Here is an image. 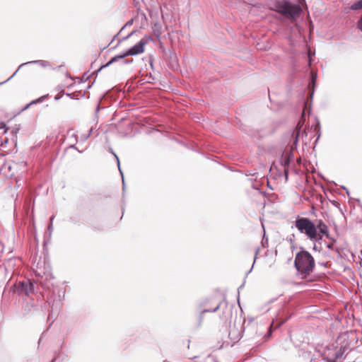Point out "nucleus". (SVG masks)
I'll list each match as a JSON object with an SVG mask.
<instances>
[{"label": "nucleus", "mask_w": 362, "mask_h": 362, "mask_svg": "<svg viewBox=\"0 0 362 362\" xmlns=\"http://www.w3.org/2000/svg\"><path fill=\"white\" fill-rule=\"evenodd\" d=\"M52 225H51V223H50L49 226V229L52 228Z\"/></svg>", "instance_id": "obj_37"}, {"label": "nucleus", "mask_w": 362, "mask_h": 362, "mask_svg": "<svg viewBox=\"0 0 362 362\" xmlns=\"http://www.w3.org/2000/svg\"><path fill=\"white\" fill-rule=\"evenodd\" d=\"M35 273L37 276L41 277L42 279L45 278V279H49L52 278L49 268L45 267L44 269H42V267L40 266V263H38L37 265Z\"/></svg>", "instance_id": "obj_6"}, {"label": "nucleus", "mask_w": 362, "mask_h": 362, "mask_svg": "<svg viewBox=\"0 0 362 362\" xmlns=\"http://www.w3.org/2000/svg\"><path fill=\"white\" fill-rule=\"evenodd\" d=\"M27 64H40L41 66H46L47 64H48L47 62H45V61H42V60H35V61H32V62H25V63H23L22 64H21L18 67V69L13 73V74L10 76L6 81H4V82H1L0 83V86L4 84V83L8 81L10 79H11L16 74V73L18 71V70L24 65Z\"/></svg>", "instance_id": "obj_9"}, {"label": "nucleus", "mask_w": 362, "mask_h": 362, "mask_svg": "<svg viewBox=\"0 0 362 362\" xmlns=\"http://www.w3.org/2000/svg\"><path fill=\"white\" fill-rule=\"evenodd\" d=\"M118 35H119V33H117V34L115 35V37H117Z\"/></svg>", "instance_id": "obj_40"}, {"label": "nucleus", "mask_w": 362, "mask_h": 362, "mask_svg": "<svg viewBox=\"0 0 362 362\" xmlns=\"http://www.w3.org/2000/svg\"><path fill=\"white\" fill-rule=\"evenodd\" d=\"M310 362H330V360H328L326 358L318 357L316 358H312Z\"/></svg>", "instance_id": "obj_14"}, {"label": "nucleus", "mask_w": 362, "mask_h": 362, "mask_svg": "<svg viewBox=\"0 0 362 362\" xmlns=\"http://www.w3.org/2000/svg\"><path fill=\"white\" fill-rule=\"evenodd\" d=\"M16 291L19 294L29 296L34 291V285L30 281H19L16 285Z\"/></svg>", "instance_id": "obj_5"}, {"label": "nucleus", "mask_w": 362, "mask_h": 362, "mask_svg": "<svg viewBox=\"0 0 362 362\" xmlns=\"http://www.w3.org/2000/svg\"><path fill=\"white\" fill-rule=\"evenodd\" d=\"M219 307H220V303H218L216 307H214V308L212 309H206V310H204L203 311H202L201 313V317L203 316V315L206 313H214L216 311H217L218 309H219Z\"/></svg>", "instance_id": "obj_13"}, {"label": "nucleus", "mask_w": 362, "mask_h": 362, "mask_svg": "<svg viewBox=\"0 0 362 362\" xmlns=\"http://www.w3.org/2000/svg\"><path fill=\"white\" fill-rule=\"evenodd\" d=\"M118 35H119V33H117V34L115 35V37H117Z\"/></svg>", "instance_id": "obj_41"}, {"label": "nucleus", "mask_w": 362, "mask_h": 362, "mask_svg": "<svg viewBox=\"0 0 362 362\" xmlns=\"http://www.w3.org/2000/svg\"><path fill=\"white\" fill-rule=\"evenodd\" d=\"M118 35H119V33H117V34L115 35V37H117Z\"/></svg>", "instance_id": "obj_39"}, {"label": "nucleus", "mask_w": 362, "mask_h": 362, "mask_svg": "<svg viewBox=\"0 0 362 362\" xmlns=\"http://www.w3.org/2000/svg\"><path fill=\"white\" fill-rule=\"evenodd\" d=\"M308 58H309V65H311V59H310V53H308Z\"/></svg>", "instance_id": "obj_28"}, {"label": "nucleus", "mask_w": 362, "mask_h": 362, "mask_svg": "<svg viewBox=\"0 0 362 362\" xmlns=\"http://www.w3.org/2000/svg\"><path fill=\"white\" fill-rule=\"evenodd\" d=\"M326 246L329 250H332L333 249V243H327V244H326Z\"/></svg>", "instance_id": "obj_21"}, {"label": "nucleus", "mask_w": 362, "mask_h": 362, "mask_svg": "<svg viewBox=\"0 0 362 362\" xmlns=\"http://www.w3.org/2000/svg\"><path fill=\"white\" fill-rule=\"evenodd\" d=\"M259 252V249H257L256 251H255V259H254V262H253V264H255V260H256V258H257V255Z\"/></svg>", "instance_id": "obj_23"}, {"label": "nucleus", "mask_w": 362, "mask_h": 362, "mask_svg": "<svg viewBox=\"0 0 362 362\" xmlns=\"http://www.w3.org/2000/svg\"><path fill=\"white\" fill-rule=\"evenodd\" d=\"M304 112H303L302 114V117H303L304 116ZM303 118H301V119L298 122L297 126H296V137H295V139L293 141V144L296 146L297 144V142L298 141V139L300 138V129L303 126V124H301V121H302Z\"/></svg>", "instance_id": "obj_10"}, {"label": "nucleus", "mask_w": 362, "mask_h": 362, "mask_svg": "<svg viewBox=\"0 0 362 362\" xmlns=\"http://www.w3.org/2000/svg\"><path fill=\"white\" fill-rule=\"evenodd\" d=\"M61 98H62V95H56V96H55L54 99H55L56 100H59Z\"/></svg>", "instance_id": "obj_27"}, {"label": "nucleus", "mask_w": 362, "mask_h": 362, "mask_svg": "<svg viewBox=\"0 0 362 362\" xmlns=\"http://www.w3.org/2000/svg\"><path fill=\"white\" fill-rule=\"evenodd\" d=\"M268 244V238L265 237V233L263 235V238L262 240V245L263 247H267Z\"/></svg>", "instance_id": "obj_16"}, {"label": "nucleus", "mask_w": 362, "mask_h": 362, "mask_svg": "<svg viewBox=\"0 0 362 362\" xmlns=\"http://www.w3.org/2000/svg\"><path fill=\"white\" fill-rule=\"evenodd\" d=\"M118 35H119V33H117V34L115 35V37H117Z\"/></svg>", "instance_id": "obj_38"}, {"label": "nucleus", "mask_w": 362, "mask_h": 362, "mask_svg": "<svg viewBox=\"0 0 362 362\" xmlns=\"http://www.w3.org/2000/svg\"><path fill=\"white\" fill-rule=\"evenodd\" d=\"M47 97V95H42L41 97H40L37 100H32L29 104H28L25 107V109L28 108L29 106H30L31 105H33V104H37L38 103H42L45 98Z\"/></svg>", "instance_id": "obj_12"}, {"label": "nucleus", "mask_w": 362, "mask_h": 362, "mask_svg": "<svg viewBox=\"0 0 362 362\" xmlns=\"http://www.w3.org/2000/svg\"><path fill=\"white\" fill-rule=\"evenodd\" d=\"M349 352V348L346 346H342L340 349L335 351L334 356V358L333 360H330V362H337V361H341L345 358L346 354Z\"/></svg>", "instance_id": "obj_7"}, {"label": "nucleus", "mask_w": 362, "mask_h": 362, "mask_svg": "<svg viewBox=\"0 0 362 362\" xmlns=\"http://www.w3.org/2000/svg\"><path fill=\"white\" fill-rule=\"evenodd\" d=\"M276 11L286 16H289L291 19L296 20L299 17L301 8L299 6L293 4L286 1H279L275 4Z\"/></svg>", "instance_id": "obj_4"}, {"label": "nucleus", "mask_w": 362, "mask_h": 362, "mask_svg": "<svg viewBox=\"0 0 362 362\" xmlns=\"http://www.w3.org/2000/svg\"><path fill=\"white\" fill-rule=\"evenodd\" d=\"M307 136V132L305 131H303L302 133V139L303 140V136Z\"/></svg>", "instance_id": "obj_26"}, {"label": "nucleus", "mask_w": 362, "mask_h": 362, "mask_svg": "<svg viewBox=\"0 0 362 362\" xmlns=\"http://www.w3.org/2000/svg\"><path fill=\"white\" fill-rule=\"evenodd\" d=\"M90 132H91V130L90 131ZM90 133H89V134H84V135H83V136H82L83 139V140H86V139L90 136Z\"/></svg>", "instance_id": "obj_20"}, {"label": "nucleus", "mask_w": 362, "mask_h": 362, "mask_svg": "<svg viewBox=\"0 0 362 362\" xmlns=\"http://www.w3.org/2000/svg\"><path fill=\"white\" fill-rule=\"evenodd\" d=\"M284 322H285V320L282 321L280 324L275 325V328H277L278 327H279L281 325H282Z\"/></svg>", "instance_id": "obj_29"}, {"label": "nucleus", "mask_w": 362, "mask_h": 362, "mask_svg": "<svg viewBox=\"0 0 362 362\" xmlns=\"http://www.w3.org/2000/svg\"><path fill=\"white\" fill-rule=\"evenodd\" d=\"M285 176H286V179L287 180V179H288V174H287V172H285Z\"/></svg>", "instance_id": "obj_31"}, {"label": "nucleus", "mask_w": 362, "mask_h": 362, "mask_svg": "<svg viewBox=\"0 0 362 362\" xmlns=\"http://www.w3.org/2000/svg\"><path fill=\"white\" fill-rule=\"evenodd\" d=\"M315 226L317 227V232L320 235H326L327 238H329V233L328 231L327 226L322 221L319 220L315 223Z\"/></svg>", "instance_id": "obj_8"}, {"label": "nucleus", "mask_w": 362, "mask_h": 362, "mask_svg": "<svg viewBox=\"0 0 362 362\" xmlns=\"http://www.w3.org/2000/svg\"><path fill=\"white\" fill-rule=\"evenodd\" d=\"M115 156L117 160V165H118V168H119V170L122 176V185H123V189H124V177H123V174H122V172L121 170V168H120V165H119V158L117 156V155L115 154Z\"/></svg>", "instance_id": "obj_15"}, {"label": "nucleus", "mask_w": 362, "mask_h": 362, "mask_svg": "<svg viewBox=\"0 0 362 362\" xmlns=\"http://www.w3.org/2000/svg\"><path fill=\"white\" fill-rule=\"evenodd\" d=\"M134 33H135V31H132L129 34H128L126 37H122L121 40H119L118 44L120 43L122 40H127L128 38H129Z\"/></svg>", "instance_id": "obj_17"}, {"label": "nucleus", "mask_w": 362, "mask_h": 362, "mask_svg": "<svg viewBox=\"0 0 362 362\" xmlns=\"http://www.w3.org/2000/svg\"><path fill=\"white\" fill-rule=\"evenodd\" d=\"M253 268V266L251 267V269L248 271V273L251 272L252 269Z\"/></svg>", "instance_id": "obj_35"}, {"label": "nucleus", "mask_w": 362, "mask_h": 362, "mask_svg": "<svg viewBox=\"0 0 362 362\" xmlns=\"http://www.w3.org/2000/svg\"><path fill=\"white\" fill-rule=\"evenodd\" d=\"M317 79V74L311 72V83H314Z\"/></svg>", "instance_id": "obj_18"}, {"label": "nucleus", "mask_w": 362, "mask_h": 362, "mask_svg": "<svg viewBox=\"0 0 362 362\" xmlns=\"http://www.w3.org/2000/svg\"><path fill=\"white\" fill-rule=\"evenodd\" d=\"M53 219H54V216H52L50 218V223H51V225H52Z\"/></svg>", "instance_id": "obj_30"}, {"label": "nucleus", "mask_w": 362, "mask_h": 362, "mask_svg": "<svg viewBox=\"0 0 362 362\" xmlns=\"http://www.w3.org/2000/svg\"><path fill=\"white\" fill-rule=\"evenodd\" d=\"M6 127V124L4 122H0V129H4Z\"/></svg>", "instance_id": "obj_25"}, {"label": "nucleus", "mask_w": 362, "mask_h": 362, "mask_svg": "<svg viewBox=\"0 0 362 362\" xmlns=\"http://www.w3.org/2000/svg\"><path fill=\"white\" fill-rule=\"evenodd\" d=\"M313 250H315V251H319L320 250V249L318 248V247L316 245V243L314 244Z\"/></svg>", "instance_id": "obj_24"}, {"label": "nucleus", "mask_w": 362, "mask_h": 362, "mask_svg": "<svg viewBox=\"0 0 362 362\" xmlns=\"http://www.w3.org/2000/svg\"><path fill=\"white\" fill-rule=\"evenodd\" d=\"M358 28H360V30L362 31V18H361V20L358 21Z\"/></svg>", "instance_id": "obj_22"}, {"label": "nucleus", "mask_w": 362, "mask_h": 362, "mask_svg": "<svg viewBox=\"0 0 362 362\" xmlns=\"http://www.w3.org/2000/svg\"><path fill=\"white\" fill-rule=\"evenodd\" d=\"M132 23H133V20H132H132H130V21H129L126 23V25H125L124 27H122V29L120 30V32H121V31L124 28V27L128 26V25H131Z\"/></svg>", "instance_id": "obj_19"}, {"label": "nucleus", "mask_w": 362, "mask_h": 362, "mask_svg": "<svg viewBox=\"0 0 362 362\" xmlns=\"http://www.w3.org/2000/svg\"><path fill=\"white\" fill-rule=\"evenodd\" d=\"M71 148H76H76L75 145H73V146H71Z\"/></svg>", "instance_id": "obj_36"}, {"label": "nucleus", "mask_w": 362, "mask_h": 362, "mask_svg": "<svg viewBox=\"0 0 362 362\" xmlns=\"http://www.w3.org/2000/svg\"><path fill=\"white\" fill-rule=\"evenodd\" d=\"M315 265V259L308 251L302 249L296 255L294 266L301 279H305L312 273Z\"/></svg>", "instance_id": "obj_1"}, {"label": "nucleus", "mask_w": 362, "mask_h": 362, "mask_svg": "<svg viewBox=\"0 0 362 362\" xmlns=\"http://www.w3.org/2000/svg\"><path fill=\"white\" fill-rule=\"evenodd\" d=\"M132 60H130V61H124V63L127 64V63H129L131 62Z\"/></svg>", "instance_id": "obj_33"}, {"label": "nucleus", "mask_w": 362, "mask_h": 362, "mask_svg": "<svg viewBox=\"0 0 362 362\" xmlns=\"http://www.w3.org/2000/svg\"><path fill=\"white\" fill-rule=\"evenodd\" d=\"M295 226L298 231L304 234L310 240L317 242L322 240V235L317 232V227L310 218L302 217L295 221Z\"/></svg>", "instance_id": "obj_2"}, {"label": "nucleus", "mask_w": 362, "mask_h": 362, "mask_svg": "<svg viewBox=\"0 0 362 362\" xmlns=\"http://www.w3.org/2000/svg\"><path fill=\"white\" fill-rule=\"evenodd\" d=\"M149 40H151V37H145L141 39L138 43L128 49L123 54L116 55L112 57L104 66H108L111 64L118 62L119 60L122 59L128 56H134L143 53L144 52V47L148 43Z\"/></svg>", "instance_id": "obj_3"}, {"label": "nucleus", "mask_w": 362, "mask_h": 362, "mask_svg": "<svg viewBox=\"0 0 362 362\" xmlns=\"http://www.w3.org/2000/svg\"><path fill=\"white\" fill-rule=\"evenodd\" d=\"M351 9L354 11L362 9V0H358L354 3L351 6Z\"/></svg>", "instance_id": "obj_11"}, {"label": "nucleus", "mask_w": 362, "mask_h": 362, "mask_svg": "<svg viewBox=\"0 0 362 362\" xmlns=\"http://www.w3.org/2000/svg\"><path fill=\"white\" fill-rule=\"evenodd\" d=\"M344 189L346 191V194H349V191L347 190V189H346L345 187H344Z\"/></svg>", "instance_id": "obj_34"}, {"label": "nucleus", "mask_w": 362, "mask_h": 362, "mask_svg": "<svg viewBox=\"0 0 362 362\" xmlns=\"http://www.w3.org/2000/svg\"><path fill=\"white\" fill-rule=\"evenodd\" d=\"M274 326V322H272V324L270 326V328L273 327Z\"/></svg>", "instance_id": "obj_32"}]
</instances>
